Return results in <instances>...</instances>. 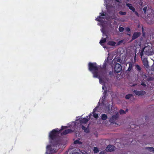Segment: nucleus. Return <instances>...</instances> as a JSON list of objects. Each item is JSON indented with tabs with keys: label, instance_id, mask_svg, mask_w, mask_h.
Masks as SVG:
<instances>
[{
	"label": "nucleus",
	"instance_id": "nucleus-18",
	"mask_svg": "<svg viewBox=\"0 0 154 154\" xmlns=\"http://www.w3.org/2000/svg\"><path fill=\"white\" fill-rule=\"evenodd\" d=\"M106 38H102L100 42V43L101 45H103V44L106 42Z\"/></svg>",
	"mask_w": 154,
	"mask_h": 154
},
{
	"label": "nucleus",
	"instance_id": "nucleus-28",
	"mask_svg": "<svg viewBox=\"0 0 154 154\" xmlns=\"http://www.w3.org/2000/svg\"><path fill=\"white\" fill-rule=\"evenodd\" d=\"M120 74L122 77L124 78L125 77V75L124 74L123 71L121 72Z\"/></svg>",
	"mask_w": 154,
	"mask_h": 154
},
{
	"label": "nucleus",
	"instance_id": "nucleus-33",
	"mask_svg": "<svg viewBox=\"0 0 154 154\" xmlns=\"http://www.w3.org/2000/svg\"><path fill=\"white\" fill-rule=\"evenodd\" d=\"M100 16H105V15L104 13H100Z\"/></svg>",
	"mask_w": 154,
	"mask_h": 154
},
{
	"label": "nucleus",
	"instance_id": "nucleus-32",
	"mask_svg": "<svg viewBox=\"0 0 154 154\" xmlns=\"http://www.w3.org/2000/svg\"><path fill=\"white\" fill-rule=\"evenodd\" d=\"M124 29V28L122 27H120L119 28V31L120 32H122Z\"/></svg>",
	"mask_w": 154,
	"mask_h": 154
},
{
	"label": "nucleus",
	"instance_id": "nucleus-31",
	"mask_svg": "<svg viewBox=\"0 0 154 154\" xmlns=\"http://www.w3.org/2000/svg\"><path fill=\"white\" fill-rule=\"evenodd\" d=\"M131 96L132 95L131 94H128L127 95H126V99H129Z\"/></svg>",
	"mask_w": 154,
	"mask_h": 154
},
{
	"label": "nucleus",
	"instance_id": "nucleus-46",
	"mask_svg": "<svg viewBox=\"0 0 154 154\" xmlns=\"http://www.w3.org/2000/svg\"><path fill=\"white\" fill-rule=\"evenodd\" d=\"M136 54L135 53V56L134 57V60H135L136 58Z\"/></svg>",
	"mask_w": 154,
	"mask_h": 154
},
{
	"label": "nucleus",
	"instance_id": "nucleus-37",
	"mask_svg": "<svg viewBox=\"0 0 154 154\" xmlns=\"http://www.w3.org/2000/svg\"><path fill=\"white\" fill-rule=\"evenodd\" d=\"M109 74L110 76L112 75V72L111 71H110L109 72Z\"/></svg>",
	"mask_w": 154,
	"mask_h": 154
},
{
	"label": "nucleus",
	"instance_id": "nucleus-22",
	"mask_svg": "<svg viewBox=\"0 0 154 154\" xmlns=\"http://www.w3.org/2000/svg\"><path fill=\"white\" fill-rule=\"evenodd\" d=\"M135 68L138 71H140L141 69V67L138 65H135Z\"/></svg>",
	"mask_w": 154,
	"mask_h": 154
},
{
	"label": "nucleus",
	"instance_id": "nucleus-14",
	"mask_svg": "<svg viewBox=\"0 0 154 154\" xmlns=\"http://www.w3.org/2000/svg\"><path fill=\"white\" fill-rule=\"evenodd\" d=\"M126 5L133 12L135 11V9L132 5L130 4L126 3Z\"/></svg>",
	"mask_w": 154,
	"mask_h": 154
},
{
	"label": "nucleus",
	"instance_id": "nucleus-35",
	"mask_svg": "<svg viewBox=\"0 0 154 154\" xmlns=\"http://www.w3.org/2000/svg\"><path fill=\"white\" fill-rule=\"evenodd\" d=\"M119 13L121 14H122V15H125V12H122L120 11L119 12Z\"/></svg>",
	"mask_w": 154,
	"mask_h": 154
},
{
	"label": "nucleus",
	"instance_id": "nucleus-20",
	"mask_svg": "<svg viewBox=\"0 0 154 154\" xmlns=\"http://www.w3.org/2000/svg\"><path fill=\"white\" fill-rule=\"evenodd\" d=\"M107 118V116L105 114H103L101 115V119L103 120H105Z\"/></svg>",
	"mask_w": 154,
	"mask_h": 154
},
{
	"label": "nucleus",
	"instance_id": "nucleus-7",
	"mask_svg": "<svg viewBox=\"0 0 154 154\" xmlns=\"http://www.w3.org/2000/svg\"><path fill=\"white\" fill-rule=\"evenodd\" d=\"M122 69V66L119 63H116L114 67V71L116 73H117L120 72Z\"/></svg>",
	"mask_w": 154,
	"mask_h": 154
},
{
	"label": "nucleus",
	"instance_id": "nucleus-34",
	"mask_svg": "<svg viewBox=\"0 0 154 154\" xmlns=\"http://www.w3.org/2000/svg\"><path fill=\"white\" fill-rule=\"evenodd\" d=\"M82 128L83 130H84L86 128V127L83 125H82Z\"/></svg>",
	"mask_w": 154,
	"mask_h": 154
},
{
	"label": "nucleus",
	"instance_id": "nucleus-47",
	"mask_svg": "<svg viewBox=\"0 0 154 154\" xmlns=\"http://www.w3.org/2000/svg\"><path fill=\"white\" fill-rule=\"evenodd\" d=\"M102 88L103 90L104 89V87L103 86H102Z\"/></svg>",
	"mask_w": 154,
	"mask_h": 154
},
{
	"label": "nucleus",
	"instance_id": "nucleus-24",
	"mask_svg": "<svg viewBox=\"0 0 154 154\" xmlns=\"http://www.w3.org/2000/svg\"><path fill=\"white\" fill-rule=\"evenodd\" d=\"M93 114V116L95 118L97 119L98 117V114L96 113L95 112L92 113Z\"/></svg>",
	"mask_w": 154,
	"mask_h": 154
},
{
	"label": "nucleus",
	"instance_id": "nucleus-17",
	"mask_svg": "<svg viewBox=\"0 0 154 154\" xmlns=\"http://www.w3.org/2000/svg\"><path fill=\"white\" fill-rule=\"evenodd\" d=\"M129 67L128 70L126 72L130 71L131 70L133 66V64L132 63H129Z\"/></svg>",
	"mask_w": 154,
	"mask_h": 154
},
{
	"label": "nucleus",
	"instance_id": "nucleus-15",
	"mask_svg": "<svg viewBox=\"0 0 154 154\" xmlns=\"http://www.w3.org/2000/svg\"><path fill=\"white\" fill-rule=\"evenodd\" d=\"M130 29L129 28L127 27V28H126V31L128 32V33L127 34H126V35H127L128 36V40L129 38H130L131 33L130 32Z\"/></svg>",
	"mask_w": 154,
	"mask_h": 154
},
{
	"label": "nucleus",
	"instance_id": "nucleus-4",
	"mask_svg": "<svg viewBox=\"0 0 154 154\" xmlns=\"http://www.w3.org/2000/svg\"><path fill=\"white\" fill-rule=\"evenodd\" d=\"M115 113L116 114L113 115L109 119V122L114 123L116 121L118 120L119 116V113L118 112Z\"/></svg>",
	"mask_w": 154,
	"mask_h": 154
},
{
	"label": "nucleus",
	"instance_id": "nucleus-9",
	"mask_svg": "<svg viewBox=\"0 0 154 154\" xmlns=\"http://www.w3.org/2000/svg\"><path fill=\"white\" fill-rule=\"evenodd\" d=\"M91 114L89 116V118H88V116H87V118H83L81 119L80 120V123L81 124H86V123L88 121L90 120L91 118Z\"/></svg>",
	"mask_w": 154,
	"mask_h": 154
},
{
	"label": "nucleus",
	"instance_id": "nucleus-42",
	"mask_svg": "<svg viewBox=\"0 0 154 154\" xmlns=\"http://www.w3.org/2000/svg\"><path fill=\"white\" fill-rule=\"evenodd\" d=\"M115 109H116V108H114V107H112L111 108V110H113V109H114V110H115Z\"/></svg>",
	"mask_w": 154,
	"mask_h": 154
},
{
	"label": "nucleus",
	"instance_id": "nucleus-10",
	"mask_svg": "<svg viewBox=\"0 0 154 154\" xmlns=\"http://www.w3.org/2000/svg\"><path fill=\"white\" fill-rule=\"evenodd\" d=\"M115 147L113 145H109L106 149V150L107 152H112L114 150Z\"/></svg>",
	"mask_w": 154,
	"mask_h": 154
},
{
	"label": "nucleus",
	"instance_id": "nucleus-23",
	"mask_svg": "<svg viewBox=\"0 0 154 154\" xmlns=\"http://www.w3.org/2000/svg\"><path fill=\"white\" fill-rule=\"evenodd\" d=\"M93 151L94 153H96L99 151V150L97 147H95L94 148Z\"/></svg>",
	"mask_w": 154,
	"mask_h": 154
},
{
	"label": "nucleus",
	"instance_id": "nucleus-39",
	"mask_svg": "<svg viewBox=\"0 0 154 154\" xmlns=\"http://www.w3.org/2000/svg\"><path fill=\"white\" fill-rule=\"evenodd\" d=\"M96 108H95L93 110V112L92 113H94V112H95L96 111Z\"/></svg>",
	"mask_w": 154,
	"mask_h": 154
},
{
	"label": "nucleus",
	"instance_id": "nucleus-11",
	"mask_svg": "<svg viewBox=\"0 0 154 154\" xmlns=\"http://www.w3.org/2000/svg\"><path fill=\"white\" fill-rule=\"evenodd\" d=\"M73 132V131L71 129H66L65 130L61 133V134L62 135H65L68 134L72 132Z\"/></svg>",
	"mask_w": 154,
	"mask_h": 154
},
{
	"label": "nucleus",
	"instance_id": "nucleus-12",
	"mask_svg": "<svg viewBox=\"0 0 154 154\" xmlns=\"http://www.w3.org/2000/svg\"><path fill=\"white\" fill-rule=\"evenodd\" d=\"M134 92L135 94L138 95H142L145 94V92L143 91H138L134 90Z\"/></svg>",
	"mask_w": 154,
	"mask_h": 154
},
{
	"label": "nucleus",
	"instance_id": "nucleus-13",
	"mask_svg": "<svg viewBox=\"0 0 154 154\" xmlns=\"http://www.w3.org/2000/svg\"><path fill=\"white\" fill-rule=\"evenodd\" d=\"M140 34L139 32H136L134 33L131 40L135 39L137 38L140 35Z\"/></svg>",
	"mask_w": 154,
	"mask_h": 154
},
{
	"label": "nucleus",
	"instance_id": "nucleus-16",
	"mask_svg": "<svg viewBox=\"0 0 154 154\" xmlns=\"http://www.w3.org/2000/svg\"><path fill=\"white\" fill-rule=\"evenodd\" d=\"M104 19V18L103 17L101 16H99L97 17V18L95 20L97 21L101 22Z\"/></svg>",
	"mask_w": 154,
	"mask_h": 154
},
{
	"label": "nucleus",
	"instance_id": "nucleus-26",
	"mask_svg": "<svg viewBox=\"0 0 154 154\" xmlns=\"http://www.w3.org/2000/svg\"><path fill=\"white\" fill-rule=\"evenodd\" d=\"M143 11L144 13L145 14H146V12L148 10V8L147 6H145L143 8Z\"/></svg>",
	"mask_w": 154,
	"mask_h": 154
},
{
	"label": "nucleus",
	"instance_id": "nucleus-6",
	"mask_svg": "<svg viewBox=\"0 0 154 154\" xmlns=\"http://www.w3.org/2000/svg\"><path fill=\"white\" fill-rule=\"evenodd\" d=\"M147 20L149 21L148 23L152 24L154 22V13L148 15Z\"/></svg>",
	"mask_w": 154,
	"mask_h": 154
},
{
	"label": "nucleus",
	"instance_id": "nucleus-41",
	"mask_svg": "<svg viewBox=\"0 0 154 154\" xmlns=\"http://www.w3.org/2000/svg\"><path fill=\"white\" fill-rule=\"evenodd\" d=\"M99 154H105L103 151H101Z\"/></svg>",
	"mask_w": 154,
	"mask_h": 154
},
{
	"label": "nucleus",
	"instance_id": "nucleus-3",
	"mask_svg": "<svg viewBox=\"0 0 154 154\" xmlns=\"http://www.w3.org/2000/svg\"><path fill=\"white\" fill-rule=\"evenodd\" d=\"M144 54L148 56H150L154 54V48L152 47V45L150 43H146L144 47L142 49L140 52V56Z\"/></svg>",
	"mask_w": 154,
	"mask_h": 154
},
{
	"label": "nucleus",
	"instance_id": "nucleus-27",
	"mask_svg": "<svg viewBox=\"0 0 154 154\" xmlns=\"http://www.w3.org/2000/svg\"><path fill=\"white\" fill-rule=\"evenodd\" d=\"M120 114H123L125 113V111L123 109H120L119 111Z\"/></svg>",
	"mask_w": 154,
	"mask_h": 154
},
{
	"label": "nucleus",
	"instance_id": "nucleus-43",
	"mask_svg": "<svg viewBox=\"0 0 154 154\" xmlns=\"http://www.w3.org/2000/svg\"><path fill=\"white\" fill-rule=\"evenodd\" d=\"M72 154H79V153L78 152H75L73 153H72Z\"/></svg>",
	"mask_w": 154,
	"mask_h": 154
},
{
	"label": "nucleus",
	"instance_id": "nucleus-40",
	"mask_svg": "<svg viewBox=\"0 0 154 154\" xmlns=\"http://www.w3.org/2000/svg\"><path fill=\"white\" fill-rule=\"evenodd\" d=\"M141 85L143 86H145L146 85L145 84L144 82H142L141 83Z\"/></svg>",
	"mask_w": 154,
	"mask_h": 154
},
{
	"label": "nucleus",
	"instance_id": "nucleus-25",
	"mask_svg": "<svg viewBox=\"0 0 154 154\" xmlns=\"http://www.w3.org/2000/svg\"><path fill=\"white\" fill-rule=\"evenodd\" d=\"M147 149L150 151L152 152H154V149L153 147H148Z\"/></svg>",
	"mask_w": 154,
	"mask_h": 154
},
{
	"label": "nucleus",
	"instance_id": "nucleus-8",
	"mask_svg": "<svg viewBox=\"0 0 154 154\" xmlns=\"http://www.w3.org/2000/svg\"><path fill=\"white\" fill-rule=\"evenodd\" d=\"M142 60L143 61V64L144 66L147 68H148L149 65L148 64V61L147 60V58L145 57L143 55L141 56Z\"/></svg>",
	"mask_w": 154,
	"mask_h": 154
},
{
	"label": "nucleus",
	"instance_id": "nucleus-36",
	"mask_svg": "<svg viewBox=\"0 0 154 154\" xmlns=\"http://www.w3.org/2000/svg\"><path fill=\"white\" fill-rule=\"evenodd\" d=\"M151 69L152 71H154V63L152 65L151 68Z\"/></svg>",
	"mask_w": 154,
	"mask_h": 154
},
{
	"label": "nucleus",
	"instance_id": "nucleus-21",
	"mask_svg": "<svg viewBox=\"0 0 154 154\" xmlns=\"http://www.w3.org/2000/svg\"><path fill=\"white\" fill-rule=\"evenodd\" d=\"M74 144H79V145H81L82 144V142L79 141V140H76L74 141Z\"/></svg>",
	"mask_w": 154,
	"mask_h": 154
},
{
	"label": "nucleus",
	"instance_id": "nucleus-38",
	"mask_svg": "<svg viewBox=\"0 0 154 154\" xmlns=\"http://www.w3.org/2000/svg\"><path fill=\"white\" fill-rule=\"evenodd\" d=\"M134 12L135 14L138 17H139V14H138V13H137V12L136 11H135Z\"/></svg>",
	"mask_w": 154,
	"mask_h": 154
},
{
	"label": "nucleus",
	"instance_id": "nucleus-29",
	"mask_svg": "<svg viewBox=\"0 0 154 154\" xmlns=\"http://www.w3.org/2000/svg\"><path fill=\"white\" fill-rule=\"evenodd\" d=\"M103 36H106V38H107V35L106 32L105 31L103 32Z\"/></svg>",
	"mask_w": 154,
	"mask_h": 154
},
{
	"label": "nucleus",
	"instance_id": "nucleus-1",
	"mask_svg": "<svg viewBox=\"0 0 154 154\" xmlns=\"http://www.w3.org/2000/svg\"><path fill=\"white\" fill-rule=\"evenodd\" d=\"M67 127L66 126H62L60 130H58L57 128L56 129H54L50 132L49 135V139L51 143H52L53 146L51 145L47 146V152L49 151V154H52L56 152L57 150L56 148L57 146L58 149L61 146H60V142L57 140L58 134L62 131L66 129Z\"/></svg>",
	"mask_w": 154,
	"mask_h": 154
},
{
	"label": "nucleus",
	"instance_id": "nucleus-30",
	"mask_svg": "<svg viewBox=\"0 0 154 154\" xmlns=\"http://www.w3.org/2000/svg\"><path fill=\"white\" fill-rule=\"evenodd\" d=\"M84 132L87 133H88L89 132V130L88 128H86L84 130Z\"/></svg>",
	"mask_w": 154,
	"mask_h": 154
},
{
	"label": "nucleus",
	"instance_id": "nucleus-5",
	"mask_svg": "<svg viewBox=\"0 0 154 154\" xmlns=\"http://www.w3.org/2000/svg\"><path fill=\"white\" fill-rule=\"evenodd\" d=\"M106 62H104L103 64V67L101 69L103 71L102 72V75L105 78V79H106L107 81H108V79H107L106 77V75L107 73V71L106 69Z\"/></svg>",
	"mask_w": 154,
	"mask_h": 154
},
{
	"label": "nucleus",
	"instance_id": "nucleus-48",
	"mask_svg": "<svg viewBox=\"0 0 154 154\" xmlns=\"http://www.w3.org/2000/svg\"><path fill=\"white\" fill-rule=\"evenodd\" d=\"M128 111V110H127V109H126V110H125V111H126V112Z\"/></svg>",
	"mask_w": 154,
	"mask_h": 154
},
{
	"label": "nucleus",
	"instance_id": "nucleus-44",
	"mask_svg": "<svg viewBox=\"0 0 154 154\" xmlns=\"http://www.w3.org/2000/svg\"><path fill=\"white\" fill-rule=\"evenodd\" d=\"M122 0H116V1L119 2H121Z\"/></svg>",
	"mask_w": 154,
	"mask_h": 154
},
{
	"label": "nucleus",
	"instance_id": "nucleus-19",
	"mask_svg": "<svg viewBox=\"0 0 154 154\" xmlns=\"http://www.w3.org/2000/svg\"><path fill=\"white\" fill-rule=\"evenodd\" d=\"M116 44V42L113 41H109L108 42V45L111 46H114Z\"/></svg>",
	"mask_w": 154,
	"mask_h": 154
},
{
	"label": "nucleus",
	"instance_id": "nucleus-45",
	"mask_svg": "<svg viewBox=\"0 0 154 154\" xmlns=\"http://www.w3.org/2000/svg\"><path fill=\"white\" fill-rule=\"evenodd\" d=\"M103 94H106V91H104V92Z\"/></svg>",
	"mask_w": 154,
	"mask_h": 154
},
{
	"label": "nucleus",
	"instance_id": "nucleus-2",
	"mask_svg": "<svg viewBox=\"0 0 154 154\" xmlns=\"http://www.w3.org/2000/svg\"><path fill=\"white\" fill-rule=\"evenodd\" d=\"M88 67L89 70L93 74L94 78H98L100 82L102 81V78L99 74L98 68L97 64L95 63H89L88 64Z\"/></svg>",
	"mask_w": 154,
	"mask_h": 154
}]
</instances>
